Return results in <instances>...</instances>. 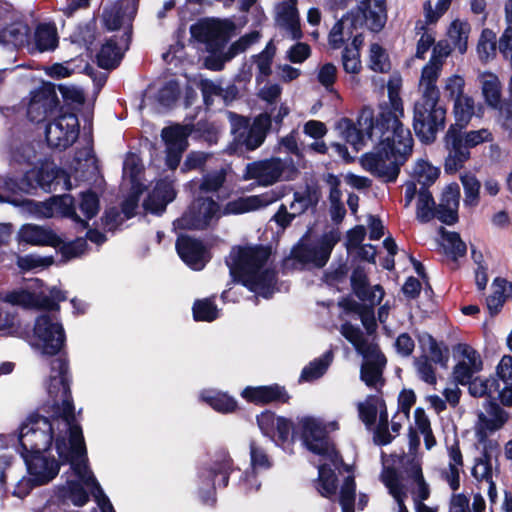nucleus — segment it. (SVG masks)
<instances>
[{
	"label": "nucleus",
	"instance_id": "a878e982",
	"mask_svg": "<svg viewBox=\"0 0 512 512\" xmlns=\"http://www.w3.org/2000/svg\"><path fill=\"white\" fill-rule=\"evenodd\" d=\"M482 106H479L478 113L475 110V101L472 96H465L456 98L453 103V116L455 122L449 127H454L456 130H465L471 122L474 115L482 117Z\"/></svg>",
	"mask_w": 512,
	"mask_h": 512
},
{
	"label": "nucleus",
	"instance_id": "1a4fd4ad",
	"mask_svg": "<svg viewBox=\"0 0 512 512\" xmlns=\"http://www.w3.org/2000/svg\"><path fill=\"white\" fill-rule=\"evenodd\" d=\"M309 236L310 232L306 231L292 247L290 257L300 264H312L316 268H323L329 261L335 245L340 241L341 234L337 229L325 232L317 245L308 242Z\"/></svg>",
	"mask_w": 512,
	"mask_h": 512
},
{
	"label": "nucleus",
	"instance_id": "5fc2aeb1",
	"mask_svg": "<svg viewBox=\"0 0 512 512\" xmlns=\"http://www.w3.org/2000/svg\"><path fill=\"white\" fill-rule=\"evenodd\" d=\"M125 11L121 6H113L109 9H104L102 14L103 26L108 31H116L120 29L123 24Z\"/></svg>",
	"mask_w": 512,
	"mask_h": 512
},
{
	"label": "nucleus",
	"instance_id": "3c124183",
	"mask_svg": "<svg viewBox=\"0 0 512 512\" xmlns=\"http://www.w3.org/2000/svg\"><path fill=\"white\" fill-rule=\"evenodd\" d=\"M79 208L85 217L90 220L94 218L100 209V200L96 192L91 189L81 193Z\"/></svg>",
	"mask_w": 512,
	"mask_h": 512
},
{
	"label": "nucleus",
	"instance_id": "f257e3e1",
	"mask_svg": "<svg viewBox=\"0 0 512 512\" xmlns=\"http://www.w3.org/2000/svg\"><path fill=\"white\" fill-rule=\"evenodd\" d=\"M389 106H381L380 112L373 118L372 113L365 118L368 123L365 131L356 127L351 119L343 118L341 127L345 140L356 146L364 144L365 138L372 139L374 132L379 133V142L375 152L362 155L363 169L387 183H394L400 168L412 154L414 140L409 128L401 122L404 117L403 100L399 85L388 84Z\"/></svg>",
	"mask_w": 512,
	"mask_h": 512
},
{
	"label": "nucleus",
	"instance_id": "9d476101",
	"mask_svg": "<svg viewBox=\"0 0 512 512\" xmlns=\"http://www.w3.org/2000/svg\"><path fill=\"white\" fill-rule=\"evenodd\" d=\"M234 28L230 20L205 18L190 26V34L197 42L204 44L211 55H216L223 51Z\"/></svg>",
	"mask_w": 512,
	"mask_h": 512
},
{
	"label": "nucleus",
	"instance_id": "9b49d317",
	"mask_svg": "<svg viewBox=\"0 0 512 512\" xmlns=\"http://www.w3.org/2000/svg\"><path fill=\"white\" fill-rule=\"evenodd\" d=\"M75 110L74 106L59 105L53 125H48L45 130V137L50 146L65 150L77 141L80 124Z\"/></svg>",
	"mask_w": 512,
	"mask_h": 512
},
{
	"label": "nucleus",
	"instance_id": "4d7b16f0",
	"mask_svg": "<svg viewBox=\"0 0 512 512\" xmlns=\"http://www.w3.org/2000/svg\"><path fill=\"white\" fill-rule=\"evenodd\" d=\"M53 263V256L41 257L33 254L19 257L17 260L18 267L23 271H31L39 267L46 268Z\"/></svg>",
	"mask_w": 512,
	"mask_h": 512
},
{
	"label": "nucleus",
	"instance_id": "13d9d810",
	"mask_svg": "<svg viewBox=\"0 0 512 512\" xmlns=\"http://www.w3.org/2000/svg\"><path fill=\"white\" fill-rule=\"evenodd\" d=\"M342 65L346 73L353 75L359 74L362 70L360 52L345 47L342 51Z\"/></svg>",
	"mask_w": 512,
	"mask_h": 512
},
{
	"label": "nucleus",
	"instance_id": "0e129e2a",
	"mask_svg": "<svg viewBox=\"0 0 512 512\" xmlns=\"http://www.w3.org/2000/svg\"><path fill=\"white\" fill-rule=\"evenodd\" d=\"M465 80L462 76L452 75L447 78L444 92L449 99L455 101L456 98L467 96L464 94Z\"/></svg>",
	"mask_w": 512,
	"mask_h": 512
},
{
	"label": "nucleus",
	"instance_id": "20e7f679",
	"mask_svg": "<svg viewBox=\"0 0 512 512\" xmlns=\"http://www.w3.org/2000/svg\"><path fill=\"white\" fill-rule=\"evenodd\" d=\"M66 397L60 405L50 406L49 412L54 417H62L65 423L68 437L57 435L55 440V449L58 454L59 466L70 464L73 472L85 483L88 470L87 448L83 435V429L76 417L73 396L66 388Z\"/></svg>",
	"mask_w": 512,
	"mask_h": 512
},
{
	"label": "nucleus",
	"instance_id": "72a5a7b5",
	"mask_svg": "<svg viewBox=\"0 0 512 512\" xmlns=\"http://www.w3.org/2000/svg\"><path fill=\"white\" fill-rule=\"evenodd\" d=\"M318 202L319 192L317 189L307 186L303 192H294L290 210L296 218L305 213L309 208H315Z\"/></svg>",
	"mask_w": 512,
	"mask_h": 512
},
{
	"label": "nucleus",
	"instance_id": "6e6552de",
	"mask_svg": "<svg viewBox=\"0 0 512 512\" xmlns=\"http://www.w3.org/2000/svg\"><path fill=\"white\" fill-rule=\"evenodd\" d=\"M446 108L440 104V96L421 95L414 103L413 129L424 144H432L439 131L446 125Z\"/></svg>",
	"mask_w": 512,
	"mask_h": 512
},
{
	"label": "nucleus",
	"instance_id": "a19ab883",
	"mask_svg": "<svg viewBox=\"0 0 512 512\" xmlns=\"http://www.w3.org/2000/svg\"><path fill=\"white\" fill-rule=\"evenodd\" d=\"M192 312L193 318L197 322H212L219 316L217 305L210 298L196 300Z\"/></svg>",
	"mask_w": 512,
	"mask_h": 512
},
{
	"label": "nucleus",
	"instance_id": "473e14b6",
	"mask_svg": "<svg viewBox=\"0 0 512 512\" xmlns=\"http://www.w3.org/2000/svg\"><path fill=\"white\" fill-rule=\"evenodd\" d=\"M333 360V352L326 351L321 357L314 359L306 365L300 374L299 382H312L321 378Z\"/></svg>",
	"mask_w": 512,
	"mask_h": 512
},
{
	"label": "nucleus",
	"instance_id": "f03ea898",
	"mask_svg": "<svg viewBox=\"0 0 512 512\" xmlns=\"http://www.w3.org/2000/svg\"><path fill=\"white\" fill-rule=\"evenodd\" d=\"M51 373L47 383L49 400L39 410L31 413L25 422L20 426L18 442L19 453L23 458L27 471L38 485H45L52 481L59 473V462L54 457H47L45 452L49 451L54 437L53 422L62 420V417H54L49 411L50 406L60 405L65 399L66 388L71 392V374L69 361L65 358L53 359L50 362Z\"/></svg>",
	"mask_w": 512,
	"mask_h": 512
},
{
	"label": "nucleus",
	"instance_id": "f3484780",
	"mask_svg": "<svg viewBox=\"0 0 512 512\" xmlns=\"http://www.w3.org/2000/svg\"><path fill=\"white\" fill-rule=\"evenodd\" d=\"M240 395L248 403L258 406L288 404L291 399V395L286 387L278 383L261 386H246L241 391Z\"/></svg>",
	"mask_w": 512,
	"mask_h": 512
},
{
	"label": "nucleus",
	"instance_id": "39448f33",
	"mask_svg": "<svg viewBox=\"0 0 512 512\" xmlns=\"http://www.w3.org/2000/svg\"><path fill=\"white\" fill-rule=\"evenodd\" d=\"M297 439H301L312 453L327 458L336 468L344 463L341 454L330 442L327 431L316 419L306 416L295 424L289 418L278 416L272 440L277 445H284Z\"/></svg>",
	"mask_w": 512,
	"mask_h": 512
},
{
	"label": "nucleus",
	"instance_id": "bf43d9fd",
	"mask_svg": "<svg viewBox=\"0 0 512 512\" xmlns=\"http://www.w3.org/2000/svg\"><path fill=\"white\" fill-rule=\"evenodd\" d=\"M277 417L278 416H276L275 412L271 410H265L256 417L259 429L265 436L269 437L270 439H274L275 437Z\"/></svg>",
	"mask_w": 512,
	"mask_h": 512
},
{
	"label": "nucleus",
	"instance_id": "ea45409f",
	"mask_svg": "<svg viewBox=\"0 0 512 512\" xmlns=\"http://www.w3.org/2000/svg\"><path fill=\"white\" fill-rule=\"evenodd\" d=\"M493 293L486 298L487 308L491 316L497 315L506 300L505 290L507 281L503 278L497 277L493 281Z\"/></svg>",
	"mask_w": 512,
	"mask_h": 512
},
{
	"label": "nucleus",
	"instance_id": "052dcab7",
	"mask_svg": "<svg viewBox=\"0 0 512 512\" xmlns=\"http://www.w3.org/2000/svg\"><path fill=\"white\" fill-rule=\"evenodd\" d=\"M250 459L252 469H269L272 467V462L263 448L257 445L255 441L250 442Z\"/></svg>",
	"mask_w": 512,
	"mask_h": 512
},
{
	"label": "nucleus",
	"instance_id": "c03bdc74",
	"mask_svg": "<svg viewBox=\"0 0 512 512\" xmlns=\"http://www.w3.org/2000/svg\"><path fill=\"white\" fill-rule=\"evenodd\" d=\"M440 232L446 242V244H444L446 254L451 255L454 260L466 255L467 246L465 242L462 241L459 233L446 231L443 227L440 228Z\"/></svg>",
	"mask_w": 512,
	"mask_h": 512
},
{
	"label": "nucleus",
	"instance_id": "393cba45",
	"mask_svg": "<svg viewBox=\"0 0 512 512\" xmlns=\"http://www.w3.org/2000/svg\"><path fill=\"white\" fill-rule=\"evenodd\" d=\"M367 353H370L373 359L367 360L361 366L360 379L368 386L375 387L382 379L383 369L386 365L385 355L377 348L373 347Z\"/></svg>",
	"mask_w": 512,
	"mask_h": 512
},
{
	"label": "nucleus",
	"instance_id": "aec40b11",
	"mask_svg": "<svg viewBox=\"0 0 512 512\" xmlns=\"http://www.w3.org/2000/svg\"><path fill=\"white\" fill-rule=\"evenodd\" d=\"M176 198L173 184L167 180H159L143 202L144 209L157 216H161L169 203Z\"/></svg>",
	"mask_w": 512,
	"mask_h": 512
},
{
	"label": "nucleus",
	"instance_id": "774afa93",
	"mask_svg": "<svg viewBox=\"0 0 512 512\" xmlns=\"http://www.w3.org/2000/svg\"><path fill=\"white\" fill-rule=\"evenodd\" d=\"M356 499V482L354 476L348 475L340 488L339 503L340 505L355 504Z\"/></svg>",
	"mask_w": 512,
	"mask_h": 512
},
{
	"label": "nucleus",
	"instance_id": "603ef678",
	"mask_svg": "<svg viewBox=\"0 0 512 512\" xmlns=\"http://www.w3.org/2000/svg\"><path fill=\"white\" fill-rule=\"evenodd\" d=\"M226 176V170L223 168L203 175L199 186L200 191L204 193L217 192L225 183Z\"/></svg>",
	"mask_w": 512,
	"mask_h": 512
},
{
	"label": "nucleus",
	"instance_id": "cd10ccee",
	"mask_svg": "<svg viewBox=\"0 0 512 512\" xmlns=\"http://www.w3.org/2000/svg\"><path fill=\"white\" fill-rule=\"evenodd\" d=\"M31 29L23 21H14L0 29V43L22 48L29 45Z\"/></svg>",
	"mask_w": 512,
	"mask_h": 512
},
{
	"label": "nucleus",
	"instance_id": "c85d7f7f",
	"mask_svg": "<svg viewBox=\"0 0 512 512\" xmlns=\"http://www.w3.org/2000/svg\"><path fill=\"white\" fill-rule=\"evenodd\" d=\"M318 493L327 499H333L338 490V477L331 465L324 463L318 467V477L314 481Z\"/></svg>",
	"mask_w": 512,
	"mask_h": 512
},
{
	"label": "nucleus",
	"instance_id": "a211bd4d",
	"mask_svg": "<svg viewBox=\"0 0 512 512\" xmlns=\"http://www.w3.org/2000/svg\"><path fill=\"white\" fill-rule=\"evenodd\" d=\"M175 248L180 259L193 270H202L209 261L208 251L200 239L180 235L176 240Z\"/></svg>",
	"mask_w": 512,
	"mask_h": 512
},
{
	"label": "nucleus",
	"instance_id": "09e8293b",
	"mask_svg": "<svg viewBox=\"0 0 512 512\" xmlns=\"http://www.w3.org/2000/svg\"><path fill=\"white\" fill-rule=\"evenodd\" d=\"M87 241L86 238L77 237L76 239L63 242L58 246L59 252L64 261H68L77 257H80L85 250L87 249Z\"/></svg>",
	"mask_w": 512,
	"mask_h": 512
},
{
	"label": "nucleus",
	"instance_id": "e2e57ef3",
	"mask_svg": "<svg viewBox=\"0 0 512 512\" xmlns=\"http://www.w3.org/2000/svg\"><path fill=\"white\" fill-rule=\"evenodd\" d=\"M479 371H474V368H472L466 361H459L454 367H453V378L457 385L467 386L468 383L471 382V380L474 378V374L478 373Z\"/></svg>",
	"mask_w": 512,
	"mask_h": 512
},
{
	"label": "nucleus",
	"instance_id": "f8f14e48",
	"mask_svg": "<svg viewBox=\"0 0 512 512\" xmlns=\"http://www.w3.org/2000/svg\"><path fill=\"white\" fill-rule=\"evenodd\" d=\"M220 205L211 197H197L174 224L182 230H206L213 219H219Z\"/></svg>",
	"mask_w": 512,
	"mask_h": 512
},
{
	"label": "nucleus",
	"instance_id": "680f3d73",
	"mask_svg": "<svg viewBox=\"0 0 512 512\" xmlns=\"http://www.w3.org/2000/svg\"><path fill=\"white\" fill-rule=\"evenodd\" d=\"M238 488L244 495L258 492L261 488V482L258 479L257 472L254 469L245 471L238 482Z\"/></svg>",
	"mask_w": 512,
	"mask_h": 512
},
{
	"label": "nucleus",
	"instance_id": "bb28decb",
	"mask_svg": "<svg viewBox=\"0 0 512 512\" xmlns=\"http://www.w3.org/2000/svg\"><path fill=\"white\" fill-rule=\"evenodd\" d=\"M124 56L116 35L106 39L96 54V64L104 70L116 69Z\"/></svg>",
	"mask_w": 512,
	"mask_h": 512
},
{
	"label": "nucleus",
	"instance_id": "4468645a",
	"mask_svg": "<svg viewBox=\"0 0 512 512\" xmlns=\"http://www.w3.org/2000/svg\"><path fill=\"white\" fill-rule=\"evenodd\" d=\"M59 105L60 100L56 93V86L49 82L44 83L31 92V98L27 106V118L32 123H42L56 115Z\"/></svg>",
	"mask_w": 512,
	"mask_h": 512
},
{
	"label": "nucleus",
	"instance_id": "37998d69",
	"mask_svg": "<svg viewBox=\"0 0 512 512\" xmlns=\"http://www.w3.org/2000/svg\"><path fill=\"white\" fill-rule=\"evenodd\" d=\"M496 34L489 28L482 30L478 44L477 52L482 62H487L496 56Z\"/></svg>",
	"mask_w": 512,
	"mask_h": 512
},
{
	"label": "nucleus",
	"instance_id": "6ab92c4d",
	"mask_svg": "<svg viewBox=\"0 0 512 512\" xmlns=\"http://www.w3.org/2000/svg\"><path fill=\"white\" fill-rule=\"evenodd\" d=\"M272 129V117L268 112H263L254 117L250 127L238 136V144L245 147L246 151L258 149L265 141Z\"/></svg>",
	"mask_w": 512,
	"mask_h": 512
},
{
	"label": "nucleus",
	"instance_id": "49530a36",
	"mask_svg": "<svg viewBox=\"0 0 512 512\" xmlns=\"http://www.w3.org/2000/svg\"><path fill=\"white\" fill-rule=\"evenodd\" d=\"M413 175L421 187L429 188L438 179L440 171L428 161L419 160L414 167Z\"/></svg>",
	"mask_w": 512,
	"mask_h": 512
},
{
	"label": "nucleus",
	"instance_id": "c9c22d12",
	"mask_svg": "<svg viewBox=\"0 0 512 512\" xmlns=\"http://www.w3.org/2000/svg\"><path fill=\"white\" fill-rule=\"evenodd\" d=\"M191 129L188 126L175 124L162 129L161 137L166 147L186 149Z\"/></svg>",
	"mask_w": 512,
	"mask_h": 512
},
{
	"label": "nucleus",
	"instance_id": "dca6fc26",
	"mask_svg": "<svg viewBox=\"0 0 512 512\" xmlns=\"http://www.w3.org/2000/svg\"><path fill=\"white\" fill-rule=\"evenodd\" d=\"M284 172V164L279 157L257 160L246 165L244 180H256L260 186H270L278 182Z\"/></svg>",
	"mask_w": 512,
	"mask_h": 512
},
{
	"label": "nucleus",
	"instance_id": "ddd939ff",
	"mask_svg": "<svg viewBox=\"0 0 512 512\" xmlns=\"http://www.w3.org/2000/svg\"><path fill=\"white\" fill-rule=\"evenodd\" d=\"M33 331L44 355L60 354L57 359L65 358L68 361L66 354L61 353L66 345V334L61 323L54 322L50 315L43 314L36 318Z\"/></svg>",
	"mask_w": 512,
	"mask_h": 512
},
{
	"label": "nucleus",
	"instance_id": "8fccbe9b",
	"mask_svg": "<svg viewBox=\"0 0 512 512\" xmlns=\"http://www.w3.org/2000/svg\"><path fill=\"white\" fill-rule=\"evenodd\" d=\"M29 175L25 172L21 177L8 176L4 179L1 188L11 194L31 193L32 184Z\"/></svg>",
	"mask_w": 512,
	"mask_h": 512
},
{
	"label": "nucleus",
	"instance_id": "2f4dec72",
	"mask_svg": "<svg viewBox=\"0 0 512 512\" xmlns=\"http://www.w3.org/2000/svg\"><path fill=\"white\" fill-rule=\"evenodd\" d=\"M350 283L353 293L361 301H369L372 304L375 299V292L371 288L367 272L363 266H356L350 276Z\"/></svg>",
	"mask_w": 512,
	"mask_h": 512
},
{
	"label": "nucleus",
	"instance_id": "a18cd8bd",
	"mask_svg": "<svg viewBox=\"0 0 512 512\" xmlns=\"http://www.w3.org/2000/svg\"><path fill=\"white\" fill-rule=\"evenodd\" d=\"M341 334L355 347L358 352L364 354L373 348L368 346L367 340L361 329L350 322H345L341 325Z\"/></svg>",
	"mask_w": 512,
	"mask_h": 512
},
{
	"label": "nucleus",
	"instance_id": "5701e85b",
	"mask_svg": "<svg viewBox=\"0 0 512 512\" xmlns=\"http://www.w3.org/2000/svg\"><path fill=\"white\" fill-rule=\"evenodd\" d=\"M40 213L46 218L76 216L75 199L71 194L54 195L41 203Z\"/></svg>",
	"mask_w": 512,
	"mask_h": 512
},
{
	"label": "nucleus",
	"instance_id": "4c0bfd02",
	"mask_svg": "<svg viewBox=\"0 0 512 512\" xmlns=\"http://www.w3.org/2000/svg\"><path fill=\"white\" fill-rule=\"evenodd\" d=\"M442 67L428 62L421 71L419 86L422 88L421 95L440 96V91L437 87V80L440 76Z\"/></svg>",
	"mask_w": 512,
	"mask_h": 512
},
{
	"label": "nucleus",
	"instance_id": "f704fd0d",
	"mask_svg": "<svg viewBox=\"0 0 512 512\" xmlns=\"http://www.w3.org/2000/svg\"><path fill=\"white\" fill-rule=\"evenodd\" d=\"M34 41L38 52L54 50L58 46L56 27L53 24H39L34 32Z\"/></svg>",
	"mask_w": 512,
	"mask_h": 512
},
{
	"label": "nucleus",
	"instance_id": "de8ad7c7",
	"mask_svg": "<svg viewBox=\"0 0 512 512\" xmlns=\"http://www.w3.org/2000/svg\"><path fill=\"white\" fill-rule=\"evenodd\" d=\"M63 496L69 498L78 507L84 506L89 501V494L83 485L77 480H67L63 488Z\"/></svg>",
	"mask_w": 512,
	"mask_h": 512
},
{
	"label": "nucleus",
	"instance_id": "338daca9",
	"mask_svg": "<svg viewBox=\"0 0 512 512\" xmlns=\"http://www.w3.org/2000/svg\"><path fill=\"white\" fill-rule=\"evenodd\" d=\"M428 342L431 361L446 368L449 360L448 348L446 346L442 348L432 335H428Z\"/></svg>",
	"mask_w": 512,
	"mask_h": 512
},
{
	"label": "nucleus",
	"instance_id": "423d86ee",
	"mask_svg": "<svg viewBox=\"0 0 512 512\" xmlns=\"http://www.w3.org/2000/svg\"><path fill=\"white\" fill-rule=\"evenodd\" d=\"M493 140V134L487 128L464 131L449 127L443 138L447 151L444 160L445 173L452 175L463 169L471 158L470 149Z\"/></svg>",
	"mask_w": 512,
	"mask_h": 512
},
{
	"label": "nucleus",
	"instance_id": "6e6d98bb",
	"mask_svg": "<svg viewBox=\"0 0 512 512\" xmlns=\"http://www.w3.org/2000/svg\"><path fill=\"white\" fill-rule=\"evenodd\" d=\"M337 79V68L331 63L323 64L318 71L317 81L325 88L329 93H337L334 89V84Z\"/></svg>",
	"mask_w": 512,
	"mask_h": 512
},
{
	"label": "nucleus",
	"instance_id": "b1692460",
	"mask_svg": "<svg viewBox=\"0 0 512 512\" xmlns=\"http://www.w3.org/2000/svg\"><path fill=\"white\" fill-rule=\"evenodd\" d=\"M37 152L32 143H20L12 146L9 151V166L22 174L33 169L36 164Z\"/></svg>",
	"mask_w": 512,
	"mask_h": 512
},
{
	"label": "nucleus",
	"instance_id": "7ed1b4c3",
	"mask_svg": "<svg viewBox=\"0 0 512 512\" xmlns=\"http://www.w3.org/2000/svg\"><path fill=\"white\" fill-rule=\"evenodd\" d=\"M270 256L271 247L262 244L233 247L225 260L232 281L270 299L277 283L276 270L265 267Z\"/></svg>",
	"mask_w": 512,
	"mask_h": 512
},
{
	"label": "nucleus",
	"instance_id": "7c9ffc66",
	"mask_svg": "<svg viewBox=\"0 0 512 512\" xmlns=\"http://www.w3.org/2000/svg\"><path fill=\"white\" fill-rule=\"evenodd\" d=\"M26 173L30 174L29 180L32 184L31 192L33 190H36L37 188H41L45 192H50L54 180L58 177L60 173H64V171L58 167L48 168L42 165L38 169H36V167H34L33 169H29L26 171Z\"/></svg>",
	"mask_w": 512,
	"mask_h": 512
},
{
	"label": "nucleus",
	"instance_id": "2eb2a0df",
	"mask_svg": "<svg viewBox=\"0 0 512 512\" xmlns=\"http://www.w3.org/2000/svg\"><path fill=\"white\" fill-rule=\"evenodd\" d=\"M236 468L234 466V461L231 458L227 449L220 448L218 449L212 460L211 465L207 469L209 477L211 478V487L208 490H200L199 497L204 505L214 506L216 504V488H215V478L218 475H221V481L218 483V486L221 488H226L229 485L230 475Z\"/></svg>",
	"mask_w": 512,
	"mask_h": 512
},
{
	"label": "nucleus",
	"instance_id": "58836bf2",
	"mask_svg": "<svg viewBox=\"0 0 512 512\" xmlns=\"http://www.w3.org/2000/svg\"><path fill=\"white\" fill-rule=\"evenodd\" d=\"M204 401L215 411L223 414L233 413L238 409V402L225 392H214L203 397Z\"/></svg>",
	"mask_w": 512,
	"mask_h": 512
},
{
	"label": "nucleus",
	"instance_id": "e433bc0d",
	"mask_svg": "<svg viewBox=\"0 0 512 512\" xmlns=\"http://www.w3.org/2000/svg\"><path fill=\"white\" fill-rule=\"evenodd\" d=\"M436 203L432 193L427 187H420L416 207V218L420 223L426 224L435 218Z\"/></svg>",
	"mask_w": 512,
	"mask_h": 512
},
{
	"label": "nucleus",
	"instance_id": "4be33fe9",
	"mask_svg": "<svg viewBox=\"0 0 512 512\" xmlns=\"http://www.w3.org/2000/svg\"><path fill=\"white\" fill-rule=\"evenodd\" d=\"M19 238L22 242L34 246H50L56 248L62 243L61 237L52 229L32 224L21 227Z\"/></svg>",
	"mask_w": 512,
	"mask_h": 512
},
{
	"label": "nucleus",
	"instance_id": "79ce46f5",
	"mask_svg": "<svg viewBox=\"0 0 512 512\" xmlns=\"http://www.w3.org/2000/svg\"><path fill=\"white\" fill-rule=\"evenodd\" d=\"M369 68L377 73H388L391 62L386 50L378 43L370 45Z\"/></svg>",
	"mask_w": 512,
	"mask_h": 512
},
{
	"label": "nucleus",
	"instance_id": "0eeeda50",
	"mask_svg": "<svg viewBox=\"0 0 512 512\" xmlns=\"http://www.w3.org/2000/svg\"><path fill=\"white\" fill-rule=\"evenodd\" d=\"M386 21V0H357V13L349 12L334 24L328 36L329 44L333 49L342 47L347 22L350 24L349 29H356L368 22L371 31L379 32L384 28Z\"/></svg>",
	"mask_w": 512,
	"mask_h": 512
},
{
	"label": "nucleus",
	"instance_id": "412c9836",
	"mask_svg": "<svg viewBox=\"0 0 512 512\" xmlns=\"http://www.w3.org/2000/svg\"><path fill=\"white\" fill-rule=\"evenodd\" d=\"M281 198V195L274 191L262 195L239 197L226 203L223 208L224 215H238L259 209Z\"/></svg>",
	"mask_w": 512,
	"mask_h": 512
},
{
	"label": "nucleus",
	"instance_id": "69168bd1",
	"mask_svg": "<svg viewBox=\"0 0 512 512\" xmlns=\"http://www.w3.org/2000/svg\"><path fill=\"white\" fill-rule=\"evenodd\" d=\"M60 94L62 95L64 104L63 105H70L76 104V105H83L85 102V95L84 92L81 89H78L76 87H69L63 84H59L57 86Z\"/></svg>",
	"mask_w": 512,
	"mask_h": 512
},
{
	"label": "nucleus",
	"instance_id": "864d4df0",
	"mask_svg": "<svg viewBox=\"0 0 512 512\" xmlns=\"http://www.w3.org/2000/svg\"><path fill=\"white\" fill-rule=\"evenodd\" d=\"M464 189L466 205L476 206L479 203L480 182L474 175H464L461 177Z\"/></svg>",
	"mask_w": 512,
	"mask_h": 512
},
{
	"label": "nucleus",
	"instance_id": "c756f323",
	"mask_svg": "<svg viewBox=\"0 0 512 512\" xmlns=\"http://www.w3.org/2000/svg\"><path fill=\"white\" fill-rule=\"evenodd\" d=\"M481 90L486 105L491 109H496L504 101L501 82L498 76L492 72L483 74Z\"/></svg>",
	"mask_w": 512,
	"mask_h": 512
}]
</instances>
